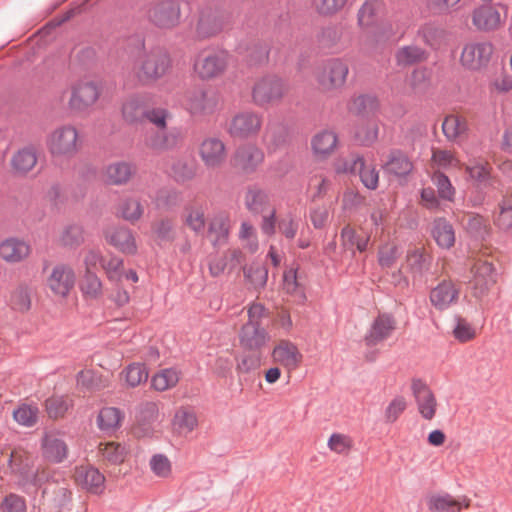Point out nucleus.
I'll return each mask as SVG.
<instances>
[{
    "label": "nucleus",
    "mask_w": 512,
    "mask_h": 512,
    "mask_svg": "<svg viewBox=\"0 0 512 512\" xmlns=\"http://www.w3.org/2000/svg\"><path fill=\"white\" fill-rule=\"evenodd\" d=\"M395 329L394 319L386 314L379 315L372 324L369 333L366 336V341L370 345H374L384 339L388 338Z\"/></svg>",
    "instance_id": "nucleus-35"
},
{
    "label": "nucleus",
    "mask_w": 512,
    "mask_h": 512,
    "mask_svg": "<svg viewBox=\"0 0 512 512\" xmlns=\"http://www.w3.org/2000/svg\"><path fill=\"white\" fill-rule=\"evenodd\" d=\"M82 141L78 129L70 124L52 130L46 139L50 154L56 159H71L81 149Z\"/></svg>",
    "instance_id": "nucleus-1"
},
{
    "label": "nucleus",
    "mask_w": 512,
    "mask_h": 512,
    "mask_svg": "<svg viewBox=\"0 0 512 512\" xmlns=\"http://www.w3.org/2000/svg\"><path fill=\"white\" fill-rule=\"evenodd\" d=\"M238 337L241 346L250 351H260L271 339L268 331L261 324L252 322H246L241 327Z\"/></svg>",
    "instance_id": "nucleus-21"
},
{
    "label": "nucleus",
    "mask_w": 512,
    "mask_h": 512,
    "mask_svg": "<svg viewBox=\"0 0 512 512\" xmlns=\"http://www.w3.org/2000/svg\"><path fill=\"white\" fill-rule=\"evenodd\" d=\"M474 275V282L476 286L481 289H486L492 283H494V267L487 261H478L472 268Z\"/></svg>",
    "instance_id": "nucleus-53"
},
{
    "label": "nucleus",
    "mask_w": 512,
    "mask_h": 512,
    "mask_svg": "<svg viewBox=\"0 0 512 512\" xmlns=\"http://www.w3.org/2000/svg\"><path fill=\"white\" fill-rule=\"evenodd\" d=\"M495 224L505 231L512 228V198L503 200L499 205V212L495 218Z\"/></svg>",
    "instance_id": "nucleus-63"
},
{
    "label": "nucleus",
    "mask_w": 512,
    "mask_h": 512,
    "mask_svg": "<svg viewBox=\"0 0 512 512\" xmlns=\"http://www.w3.org/2000/svg\"><path fill=\"white\" fill-rule=\"evenodd\" d=\"M170 68L168 54L159 48L145 51L134 64V73L143 83L155 82L162 78Z\"/></svg>",
    "instance_id": "nucleus-3"
},
{
    "label": "nucleus",
    "mask_w": 512,
    "mask_h": 512,
    "mask_svg": "<svg viewBox=\"0 0 512 512\" xmlns=\"http://www.w3.org/2000/svg\"><path fill=\"white\" fill-rule=\"evenodd\" d=\"M335 170L337 173H357L367 189L375 190L378 187L379 173L376 167L359 155L339 158L335 163Z\"/></svg>",
    "instance_id": "nucleus-6"
},
{
    "label": "nucleus",
    "mask_w": 512,
    "mask_h": 512,
    "mask_svg": "<svg viewBox=\"0 0 512 512\" xmlns=\"http://www.w3.org/2000/svg\"><path fill=\"white\" fill-rule=\"evenodd\" d=\"M77 385L88 391H95L107 387L109 383L102 375L87 369L78 373Z\"/></svg>",
    "instance_id": "nucleus-51"
},
{
    "label": "nucleus",
    "mask_w": 512,
    "mask_h": 512,
    "mask_svg": "<svg viewBox=\"0 0 512 512\" xmlns=\"http://www.w3.org/2000/svg\"><path fill=\"white\" fill-rule=\"evenodd\" d=\"M12 308L19 312H25L30 309L31 297L27 286L20 285L13 290L10 298Z\"/></svg>",
    "instance_id": "nucleus-58"
},
{
    "label": "nucleus",
    "mask_w": 512,
    "mask_h": 512,
    "mask_svg": "<svg viewBox=\"0 0 512 512\" xmlns=\"http://www.w3.org/2000/svg\"><path fill=\"white\" fill-rule=\"evenodd\" d=\"M386 172L397 177L409 174L413 169V163L402 153L393 152L389 160L384 164Z\"/></svg>",
    "instance_id": "nucleus-47"
},
{
    "label": "nucleus",
    "mask_w": 512,
    "mask_h": 512,
    "mask_svg": "<svg viewBox=\"0 0 512 512\" xmlns=\"http://www.w3.org/2000/svg\"><path fill=\"white\" fill-rule=\"evenodd\" d=\"M149 468L158 478L167 479L172 476V463L165 454L157 453L152 455L149 460Z\"/></svg>",
    "instance_id": "nucleus-55"
},
{
    "label": "nucleus",
    "mask_w": 512,
    "mask_h": 512,
    "mask_svg": "<svg viewBox=\"0 0 512 512\" xmlns=\"http://www.w3.org/2000/svg\"><path fill=\"white\" fill-rule=\"evenodd\" d=\"M437 401L433 392L418 381V411L423 418L431 420L436 413Z\"/></svg>",
    "instance_id": "nucleus-43"
},
{
    "label": "nucleus",
    "mask_w": 512,
    "mask_h": 512,
    "mask_svg": "<svg viewBox=\"0 0 512 512\" xmlns=\"http://www.w3.org/2000/svg\"><path fill=\"white\" fill-rule=\"evenodd\" d=\"M146 104V98L141 95L126 98L121 108L123 119L131 124L139 122L142 118H145Z\"/></svg>",
    "instance_id": "nucleus-34"
},
{
    "label": "nucleus",
    "mask_w": 512,
    "mask_h": 512,
    "mask_svg": "<svg viewBox=\"0 0 512 512\" xmlns=\"http://www.w3.org/2000/svg\"><path fill=\"white\" fill-rule=\"evenodd\" d=\"M442 131L449 141H458L467 135V120L458 114L448 115L442 123Z\"/></svg>",
    "instance_id": "nucleus-37"
},
{
    "label": "nucleus",
    "mask_w": 512,
    "mask_h": 512,
    "mask_svg": "<svg viewBox=\"0 0 512 512\" xmlns=\"http://www.w3.org/2000/svg\"><path fill=\"white\" fill-rule=\"evenodd\" d=\"M199 155L208 168H218L226 160V148L222 140L210 137L201 143L199 147Z\"/></svg>",
    "instance_id": "nucleus-23"
},
{
    "label": "nucleus",
    "mask_w": 512,
    "mask_h": 512,
    "mask_svg": "<svg viewBox=\"0 0 512 512\" xmlns=\"http://www.w3.org/2000/svg\"><path fill=\"white\" fill-rule=\"evenodd\" d=\"M262 127L260 114L245 110L236 113L230 120L228 132L235 138L245 139L256 135Z\"/></svg>",
    "instance_id": "nucleus-13"
},
{
    "label": "nucleus",
    "mask_w": 512,
    "mask_h": 512,
    "mask_svg": "<svg viewBox=\"0 0 512 512\" xmlns=\"http://www.w3.org/2000/svg\"><path fill=\"white\" fill-rule=\"evenodd\" d=\"M431 235L442 248L449 249L455 243V232L452 225L444 218L435 219L431 226Z\"/></svg>",
    "instance_id": "nucleus-38"
},
{
    "label": "nucleus",
    "mask_w": 512,
    "mask_h": 512,
    "mask_svg": "<svg viewBox=\"0 0 512 512\" xmlns=\"http://www.w3.org/2000/svg\"><path fill=\"white\" fill-rule=\"evenodd\" d=\"M37 164L36 150L23 147L17 150L10 159L11 171L16 176L28 174Z\"/></svg>",
    "instance_id": "nucleus-33"
},
{
    "label": "nucleus",
    "mask_w": 512,
    "mask_h": 512,
    "mask_svg": "<svg viewBox=\"0 0 512 512\" xmlns=\"http://www.w3.org/2000/svg\"><path fill=\"white\" fill-rule=\"evenodd\" d=\"M73 478L76 485L92 494H102L105 489V476L91 464L76 466Z\"/></svg>",
    "instance_id": "nucleus-19"
},
{
    "label": "nucleus",
    "mask_w": 512,
    "mask_h": 512,
    "mask_svg": "<svg viewBox=\"0 0 512 512\" xmlns=\"http://www.w3.org/2000/svg\"><path fill=\"white\" fill-rule=\"evenodd\" d=\"M382 9L380 0H367L361 7L358 19L361 26H369L374 22V18Z\"/></svg>",
    "instance_id": "nucleus-59"
},
{
    "label": "nucleus",
    "mask_w": 512,
    "mask_h": 512,
    "mask_svg": "<svg viewBox=\"0 0 512 512\" xmlns=\"http://www.w3.org/2000/svg\"><path fill=\"white\" fill-rule=\"evenodd\" d=\"M263 160V151L250 144L239 147L233 156L234 166L247 173L255 171Z\"/></svg>",
    "instance_id": "nucleus-25"
},
{
    "label": "nucleus",
    "mask_w": 512,
    "mask_h": 512,
    "mask_svg": "<svg viewBox=\"0 0 512 512\" xmlns=\"http://www.w3.org/2000/svg\"><path fill=\"white\" fill-rule=\"evenodd\" d=\"M71 501V491L67 486L50 483L43 490L39 512H63Z\"/></svg>",
    "instance_id": "nucleus-16"
},
{
    "label": "nucleus",
    "mask_w": 512,
    "mask_h": 512,
    "mask_svg": "<svg viewBox=\"0 0 512 512\" xmlns=\"http://www.w3.org/2000/svg\"><path fill=\"white\" fill-rule=\"evenodd\" d=\"M79 287L86 299L96 300L103 295L102 282L95 273H85Z\"/></svg>",
    "instance_id": "nucleus-50"
},
{
    "label": "nucleus",
    "mask_w": 512,
    "mask_h": 512,
    "mask_svg": "<svg viewBox=\"0 0 512 512\" xmlns=\"http://www.w3.org/2000/svg\"><path fill=\"white\" fill-rule=\"evenodd\" d=\"M462 162L457 158L456 154L451 150L432 148L431 157L426 164V172L428 174L441 173V170L461 169Z\"/></svg>",
    "instance_id": "nucleus-24"
},
{
    "label": "nucleus",
    "mask_w": 512,
    "mask_h": 512,
    "mask_svg": "<svg viewBox=\"0 0 512 512\" xmlns=\"http://www.w3.org/2000/svg\"><path fill=\"white\" fill-rule=\"evenodd\" d=\"M460 287L451 280H443L430 291V302L438 310H445L457 303Z\"/></svg>",
    "instance_id": "nucleus-22"
},
{
    "label": "nucleus",
    "mask_w": 512,
    "mask_h": 512,
    "mask_svg": "<svg viewBox=\"0 0 512 512\" xmlns=\"http://www.w3.org/2000/svg\"><path fill=\"white\" fill-rule=\"evenodd\" d=\"M183 220L189 229L196 233L202 232L206 223L203 206L199 204L187 206L184 210Z\"/></svg>",
    "instance_id": "nucleus-46"
},
{
    "label": "nucleus",
    "mask_w": 512,
    "mask_h": 512,
    "mask_svg": "<svg viewBox=\"0 0 512 512\" xmlns=\"http://www.w3.org/2000/svg\"><path fill=\"white\" fill-rule=\"evenodd\" d=\"M349 75L348 63L340 58H331L320 63L314 70L319 89L325 93L341 91Z\"/></svg>",
    "instance_id": "nucleus-2"
},
{
    "label": "nucleus",
    "mask_w": 512,
    "mask_h": 512,
    "mask_svg": "<svg viewBox=\"0 0 512 512\" xmlns=\"http://www.w3.org/2000/svg\"><path fill=\"white\" fill-rule=\"evenodd\" d=\"M507 20V12L501 13L497 5L482 4L471 13L474 28L483 33H493L501 30Z\"/></svg>",
    "instance_id": "nucleus-10"
},
{
    "label": "nucleus",
    "mask_w": 512,
    "mask_h": 512,
    "mask_svg": "<svg viewBox=\"0 0 512 512\" xmlns=\"http://www.w3.org/2000/svg\"><path fill=\"white\" fill-rule=\"evenodd\" d=\"M100 460L106 466H119L128 457V448L119 442L109 441L98 445Z\"/></svg>",
    "instance_id": "nucleus-29"
},
{
    "label": "nucleus",
    "mask_w": 512,
    "mask_h": 512,
    "mask_svg": "<svg viewBox=\"0 0 512 512\" xmlns=\"http://www.w3.org/2000/svg\"><path fill=\"white\" fill-rule=\"evenodd\" d=\"M370 236L366 233L359 232L351 226H346L341 232L342 245L347 249L356 247L359 252L367 249Z\"/></svg>",
    "instance_id": "nucleus-45"
},
{
    "label": "nucleus",
    "mask_w": 512,
    "mask_h": 512,
    "mask_svg": "<svg viewBox=\"0 0 512 512\" xmlns=\"http://www.w3.org/2000/svg\"><path fill=\"white\" fill-rule=\"evenodd\" d=\"M105 241L119 252L126 255H135L138 244L135 233L123 225H111L104 230Z\"/></svg>",
    "instance_id": "nucleus-14"
},
{
    "label": "nucleus",
    "mask_w": 512,
    "mask_h": 512,
    "mask_svg": "<svg viewBox=\"0 0 512 512\" xmlns=\"http://www.w3.org/2000/svg\"><path fill=\"white\" fill-rule=\"evenodd\" d=\"M329 449L337 454L346 455L353 447L351 437L341 433H333L327 443Z\"/></svg>",
    "instance_id": "nucleus-62"
},
{
    "label": "nucleus",
    "mask_w": 512,
    "mask_h": 512,
    "mask_svg": "<svg viewBox=\"0 0 512 512\" xmlns=\"http://www.w3.org/2000/svg\"><path fill=\"white\" fill-rule=\"evenodd\" d=\"M180 5L175 0H162L154 4L148 17L150 21L159 28L171 29L180 22Z\"/></svg>",
    "instance_id": "nucleus-15"
},
{
    "label": "nucleus",
    "mask_w": 512,
    "mask_h": 512,
    "mask_svg": "<svg viewBox=\"0 0 512 512\" xmlns=\"http://www.w3.org/2000/svg\"><path fill=\"white\" fill-rule=\"evenodd\" d=\"M271 359L275 365L282 367L285 372L291 374L301 366L303 354L297 344L287 339H281L271 350Z\"/></svg>",
    "instance_id": "nucleus-12"
},
{
    "label": "nucleus",
    "mask_w": 512,
    "mask_h": 512,
    "mask_svg": "<svg viewBox=\"0 0 512 512\" xmlns=\"http://www.w3.org/2000/svg\"><path fill=\"white\" fill-rule=\"evenodd\" d=\"M229 63V52L212 50L198 55L193 69L198 78L210 81L222 77L228 69Z\"/></svg>",
    "instance_id": "nucleus-5"
},
{
    "label": "nucleus",
    "mask_w": 512,
    "mask_h": 512,
    "mask_svg": "<svg viewBox=\"0 0 512 512\" xmlns=\"http://www.w3.org/2000/svg\"><path fill=\"white\" fill-rule=\"evenodd\" d=\"M145 119L153 126L152 129L166 128L172 119L171 113L161 107L148 109L145 113Z\"/></svg>",
    "instance_id": "nucleus-61"
},
{
    "label": "nucleus",
    "mask_w": 512,
    "mask_h": 512,
    "mask_svg": "<svg viewBox=\"0 0 512 512\" xmlns=\"http://www.w3.org/2000/svg\"><path fill=\"white\" fill-rule=\"evenodd\" d=\"M338 137L332 130H322L316 133L311 140V148L316 158L326 159L337 148Z\"/></svg>",
    "instance_id": "nucleus-31"
},
{
    "label": "nucleus",
    "mask_w": 512,
    "mask_h": 512,
    "mask_svg": "<svg viewBox=\"0 0 512 512\" xmlns=\"http://www.w3.org/2000/svg\"><path fill=\"white\" fill-rule=\"evenodd\" d=\"M494 46L488 41H472L466 43L460 54L461 66L469 71H480L490 62Z\"/></svg>",
    "instance_id": "nucleus-9"
},
{
    "label": "nucleus",
    "mask_w": 512,
    "mask_h": 512,
    "mask_svg": "<svg viewBox=\"0 0 512 512\" xmlns=\"http://www.w3.org/2000/svg\"><path fill=\"white\" fill-rule=\"evenodd\" d=\"M478 335L477 328L467 319L457 316L454 319L452 336L460 343L473 341Z\"/></svg>",
    "instance_id": "nucleus-49"
},
{
    "label": "nucleus",
    "mask_w": 512,
    "mask_h": 512,
    "mask_svg": "<svg viewBox=\"0 0 512 512\" xmlns=\"http://www.w3.org/2000/svg\"><path fill=\"white\" fill-rule=\"evenodd\" d=\"M101 95L99 85L93 81H80L71 87L68 101L69 109L76 114H84L91 110Z\"/></svg>",
    "instance_id": "nucleus-7"
},
{
    "label": "nucleus",
    "mask_w": 512,
    "mask_h": 512,
    "mask_svg": "<svg viewBox=\"0 0 512 512\" xmlns=\"http://www.w3.org/2000/svg\"><path fill=\"white\" fill-rule=\"evenodd\" d=\"M246 207L253 213L263 214L262 231L271 235L275 232V210L270 207L269 197L263 190L253 188L245 196Z\"/></svg>",
    "instance_id": "nucleus-11"
},
{
    "label": "nucleus",
    "mask_w": 512,
    "mask_h": 512,
    "mask_svg": "<svg viewBox=\"0 0 512 512\" xmlns=\"http://www.w3.org/2000/svg\"><path fill=\"white\" fill-rule=\"evenodd\" d=\"M229 233V221L227 217L223 215L215 216L208 229L207 237L209 241L214 245H222L226 242Z\"/></svg>",
    "instance_id": "nucleus-44"
},
{
    "label": "nucleus",
    "mask_w": 512,
    "mask_h": 512,
    "mask_svg": "<svg viewBox=\"0 0 512 512\" xmlns=\"http://www.w3.org/2000/svg\"><path fill=\"white\" fill-rule=\"evenodd\" d=\"M124 413L116 407H104L97 416L96 423L103 432H114L120 428Z\"/></svg>",
    "instance_id": "nucleus-39"
},
{
    "label": "nucleus",
    "mask_w": 512,
    "mask_h": 512,
    "mask_svg": "<svg viewBox=\"0 0 512 512\" xmlns=\"http://www.w3.org/2000/svg\"><path fill=\"white\" fill-rule=\"evenodd\" d=\"M69 454V448L58 431H46L41 439V455L51 464L62 463Z\"/></svg>",
    "instance_id": "nucleus-18"
},
{
    "label": "nucleus",
    "mask_w": 512,
    "mask_h": 512,
    "mask_svg": "<svg viewBox=\"0 0 512 512\" xmlns=\"http://www.w3.org/2000/svg\"><path fill=\"white\" fill-rule=\"evenodd\" d=\"M218 97L206 89H195L188 92L185 101L186 109L194 116L202 117L213 114L218 107Z\"/></svg>",
    "instance_id": "nucleus-17"
},
{
    "label": "nucleus",
    "mask_w": 512,
    "mask_h": 512,
    "mask_svg": "<svg viewBox=\"0 0 512 512\" xmlns=\"http://www.w3.org/2000/svg\"><path fill=\"white\" fill-rule=\"evenodd\" d=\"M173 431L180 436H187L198 426V419L195 411L187 406H180L176 409L171 421Z\"/></svg>",
    "instance_id": "nucleus-30"
},
{
    "label": "nucleus",
    "mask_w": 512,
    "mask_h": 512,
    "mask_svg": "<svg viewBox=\"0 0 512 512\" xmlns=\"http://www.w3.org/2000/svg\"><path fill=\"white\" fill-rule=\"evenodd\" d=\"M160 416L159 405L154 401H147L141 404L138 413V425L134 429L138 437L149 436L153 433V424Z\"/></svg>",
    "instance_id": "nucleus-26"
},
{
    "label": "nucleus",
    "mask_w": 512,
    "mask_h": 512,
    "mask_svg": "<svg viewBox=\"0 0 512 512\" xmlns=\"http://www.w3.org/2000/svg\"><path fill=\"white\" fill-rule=\"evenodd\" d=\"M180 375V371L175 368L161 369L152 376L151 387L158 392L172 389L178 384Z\"/></svg>",
    "instance_id": "nucleus-41"
},
{
    "label": "nucleus",
    "mask_w": 512,
    "mask_h": 512,
    "mask_svg": "<svg viewBox=\"0 0 512 512\" xmlns=\"http://www.w3.org/2000/svg\"><path fill=\"white\" fill-rule=\"evenodd\" d=\"M39 409L36 405L23 403L13 411L14 420L26 427L34 426L38 420Z\"/></svg>",
    "instance_id": "nucleus-54"
},
{
    "label": "nucleus",
    "mask_w": 512,
    "mask_h": 512,
    "mask_svg": "<svg viewBox=\"0 0 512 512\" xmlns=\"http://www.w3.org/2000/svg\"><path fill=\"white\" fill-rule=\"evenodd\" d=\"M30 254V246L23 240L8 238L0 243V257L8 263H18Z\"/></svg>",
    "instance_id": "nucleus-32"
},
{
    "label": "nucleus",
    "mask_w": 512,
    "mask_h": 512,
    "mask_svg": "<svg viewBox=\"0 0 512 512\" xmlns=\"http://www.w3.org/2000/svg\"><path fill=\"white\" fill-rule=\"evenodd\" d=\"M178 134L175 130L166 128L151 129L146 136V145L156 151H166L177 146Z\"/></svg>",
    "instance_id": "nucleus-27"
},
{
    "label": "nucleus",
    "mask_w": 512,
    "mask_h": 512,
    "mask_svg": "<svg viewBox=\"0 0 512 512\" xmlns=\"http://www.w3.org/2000/svg\"><path fill=\"white\" fill-rule=\"evenodd\" d=\"M1 512H27L26 501L16 494L7 495L0 504Z\"/></svg>",
    "instance_id": "nucleus-64"
},
{
    "label": "nucleus",
    "mask_w": 512,
    "mask_h": 512,
    "mask_svg": "<svg viewBox=\"0 0 512 512\" xmlns=\"http://www.w3.org/2000/svg\"><path fill=\"white\" fill-rule=\"evenodd\" d=\"M137 172L136 165L129 161H114L106 165L101 173L102 181L109 186L127 185Z\"/></svg>",
    "instance_id": "nucleus-20"
},
{
    "label": "nucleus",
    "mask_w": 512,
    "mask_h": 512,
    "mask_svg": "<svg viewBox=\"0 0 512 512\" xmlns=\"http://www.w3.org/2000/svg\"><path fill=\"white\" fill-rule=\"evenodd\" d=\"M471 500L463 496L455 499L450 494H437L428 498L427 504L431 511L435 512H460L462 508L468 509Z\"/></svg>",
    "instance_id": "nucleus-28"
},
{
    "label": "nucleus",
    "mask_w": 512,
    "mask_h": 512,
    "mask_svg": "<svg viewBox=\"0 0 512 512\" xmlns=\"http://www.w3.org/2000/svg\"><path fill=\"white\" fill-rule=\"evenodd\" d=\"M143 214L144 206L136 197H125L118 204L117 215L130 223L140 220Z\"/></svg>",
    "instance_id": "nucleus-40"
},
{
    "label": "nucleus",
    "mask_w": 512,
    "mask_h": 512,
    "mask_svg": "<svg viewBox=\"0 0 512 512\" xmlns=\"http://www.w3.org/2000/svg\"><path fill=\"white\" fill-rule=\"evenodd\" d=\"M378 108V100L372 95H358L349 103L350 112L357 115H364L375 111Z\"/></svg>",
    "instance_id": "nucleus-56"
},
{
    "label": "nucleus",
    "mask_w": 512,
    "mask_h": 512,
    "mask_svg": "<svg viewBox=\"0 0 512 512\" xmlns=\"http://www.w3.org/2000/svg\"><path fill=\"white\" fill-rule=\"evenodd\" d=\"M286 83L276 75H264L255 80L251 88L252 102L259 107L279 103L287 94Z\"/></svg>",
    "instance_id": "nucleus-4"
},
{
    "label": "nucleus",
    "mask_w": 512,
    "mask_h": 512,
    "mask_svg": "<svg viewBox=\"0 0 512 512\" xmlns=\"http://www.w3.org/2000/svg\"><path fill=\"white\" fill-rule=\"evenodd\" d=\"M261 365L260 356L252 353L241 355L236 362V372L239 376L256 371Z\"/></svg>",
    "instance_id": "nucleus-60"
},
{
    "label": "nucleus",
    "mask_w": 512,
    "mask_h": 512,
    "mask_svg": "<svg viewBox=\"0 0 512 512\" xmlns=\"http://www.w3.org/2000/svg\"><path fill=\"white\" fill-rule=\"evenodd\" d=\"M76 282L74 269L64 263H58L47 271L45 285L54 297L66 298Z\"/></svg>",
    "instance_id": "nucleus-8"
},
{
    "label": "nucleus",
    "mask_w": 512,
    "mask_h": 512,
    "mask_svg": "<svg viewBox=\"0 0 512 512\" xmlns=\"http://www.w3.org/2000/svg\"><path fill=\"white\" fill-rule=\"evenodd\" d=\"M223 28V18L215 12L207 11L201 14L196 31L199 37L208 38L218 34Z\"/></svg>",
    "instance_id": "nucleus-36"
},
{
    "label": "nucleus",
    "mask_w": 512,
    "mask_h": 512,
    "mask_svg": "<svg viewBox=\"0 0 512 512\" xmlns=\"http://www.w3.org/2000/svg\"><path fill=\"white\" fill-rule=\"evenodd\" d=\"M60 243L65 247H77L84 242V231L79 225H69L60 235Z\"/></svg>",
    "instance_id": "nucleus-57"
},
{
    "label": "nucleus",
    "mask_w": 512,
    "mask_h": 512,
    "mask_svg": "<svg viewBox=\"0 0 512 512\" xmlns=\"http://www.w3.org/2000/svg\"><path fill=\"white\" fill-rule=\"evenodd\" d=\"M149 373L145 364L131 363L126 366L120 373V378L125 382V385L130 388H135L148 379Z\"/></svg>",
    "instance_id": "nucleus-42"
},
{
    "label": "nucleus",
    "mask_w": 512,
    "mask_h": 512,
    "mask_svg": "<svg viewBox=\"0 0 512 512\" xmlns=\"http://www.w3.org/2000/svg\"><path fill=\"white\" fill-rule=\"evenodd\" d=\"M72 406V399L68 396L53 395L45 401L46 412L54 420L63 418Z\"/></svg>",
    "instance_id": "nucleus-48"
},
{
    "label": "nucleus",
    "mask_w": 512,
    "mask_h": 512,
    "mask_svg": "<svg viewBox=\"0 0 512 512\" xmlns=\"http://www.w3.org/2000/svg\"><path fill=\"white\" fill-rule=\"evenodd\" d=\"M463 167L471 180L484 182L490 178L492 167L484 159H470Z\"/></svg>",
    "instance_id": "nucleus-52"
}]
</instances>
